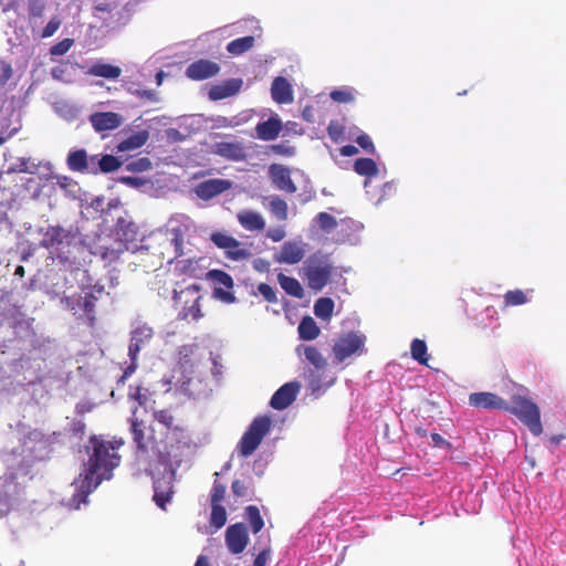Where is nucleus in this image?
<instances>
[{"mask_svg": "<svg viewBox=\"0 0 566 566\" xmlns=\"http://www.w3.org/2000/svg\"><path fill=\"white\" fill-rule=\"evenodd\" d=\"M123 446V441L106 440L103 436H91L85 452L86 461L83 463V470L80 479L75 482L78 494L86 497L103 481L113 478V471L120 463V455L117 450Z\"/></svg>", "mask_w": 566, "mask_h": 566, "instance_id": "f257e3e1", "label": "nucleus"}, {"mask_svg": "<svg viewBox=\"0 0 566 566\" xmlns=\"http://www.w3.org/2000/svg\"><path fill=\"white\" fill-rule=\"evenodd\" d=\"M334 271L335 266L327 255L314 253L304 263L303 277L308 289L322 291L331 282Z\"/></svg>", "mask_w": 566, "mask_h": 566, "instance_id": "f03ea898", "label": "nucleus"}, {"mask_svg": "<svg viewBox=\"0 0 566 566\" xmlns=\"http://www.w3.org/2000/svg\"><path fill=\"white\" fill-rule=\"evenodd\" d=\"M516 416L534 436H541L543 426L541 421V411L538 406L527 397L514 396L507 409H504Z\"/></svg>", "mask_w": 566, "mask_h": 566, "instance_id": "7ed1b4c3", "label": "nucleus"}, {"mask_svg": "<svg viewBox=\"0 0 566 566\" xmlns=\"http://www.w3.org/2000/svg\"><path fill=\"white\" fill-rule=\"evenodd\" d=\"M270 427L271 420L269 417L263 416L255 418L248 430L243 433L238 444L240 455L244 458L251 455L269 432Z\"/></svg>", "mask_w": 566, "mask_h": 566, "instance_id": "20e7f679", "label": "nucleus"}, {"mask_svg": "<svg viewBox=\"0 0 566 566\" xmlns=\"http://www.w3.org/2000/svg\"><path fill=\"white\" fill-rule=\"evenodd\" d=\"M130 431L133 434V440L136 443L138 454H142L143 457H161V452L159 449L161 440L156 438L153 426H149L147 428V431H145V429L143 428V422L138 421V419H133Z\"/></svg>", "mask_w": 566, "mask_h": 566, "instance_id": "39448f33", "label": "nucleus"}, {"mask_svg": "<svg viewBox=\"0 0 566 566\" xmlns=\"http://www.w3.org/2000/svg\"><path fill=\"white\" fill-rule=\"evenodd\" d=\"M365 342V336L354 332H349L338 337L332 347L334 364H340L352 355L364 354L366 350Z\"/></svg>", "mask_w": 566, "mask_h": 566, "instance_id": "423d86ee", "label": "nucleus"}, {"mask_svg": "<svg viewBox=\"0 0 566 566\" xmlns=\"http://www.w3.org/2000/svg\"><path fill=\"white\" fill-rule=\"evenodd\" d=\"M175 300L177 304L181 305L179 317L187 319L191 317L198 321L202 317L200 310L201 295L199 294V287L195 284L187 286L179 293H175Z\"/></svg>", "mask_w": 566, "mask_h": 566, "instance_id": "0eeeda50", "label": "nucleus"}, {"mask_svg": "<svg viewBox=\"0 0 566 566\" xmlns=\"http://www.w3.org/2000/svg\"><path fill=\"white\" fill-rule=\"evenodd\" d=\"M296 352L301 355L303 353L305 359L312 364L316 371L311 370L307 380L308 387L313 392L319 391L323 388V384L321 381V375L317 371L323 370L327 366L326 358L322 355V353L313 345H300L296 348Z\"/></svg>", "mask_w": 566, "mask_h": 566, "instance_id": "6e6552de", "label": "nucleus"}, {"mask_svg": "<svg viewBox=\"0 0 566 566\" xmlns=\"http://www.w3.org/2000/svg\"><path fill=\"white\" fill-rule=\"evenodd\" d=\"M74 240L75 234L72 231L61 226H49L43 233L40 245L60 253L64 252V249L70 247Z\"/></svg>", "mask_w": 566, "mask_h": 566, "instance_id": "1a4fd4ad", "label": "nucleus"}, {"mask_svg": "<svg viewBox=\"0 0 566 566\" xmlns=\"http://www.w3.org/2000/svg\"><path fill=\"white\" fill-rule=\"evenodd\" d=\"M207 279L218 285L214 286L212 292L214 298L227 304H232L237 301L234 294L231 292L234 283L229 273L222 270H210L207 273Z\"/></svg>", "mask_w": 566, "mask_h": 566, "instance_id": "9d476101", "label": "nucleus"}, {"mask_svg": "<svg viewBox=\"0 0 566 566\" xmlns=\"http://www.w3.org/2000/svg\"><path fill=\"white\" fill-rule=\"evenodd\" d=\"M224 542L231 554H241L250 542L247 525L238 522L228 526L224 533Z\"/></svg>", "mask_w": 566, "mask_h": 566, "instance_id": "9b49d317", "label": "nucleus"}, {"mask_svg": "<svg viewBox=\"0 0 566 566\" xmlns=\"http://www.w3.org/2000/svg\"><path fill=\"white\" fill-rule=\"evenodd\" d=\"M174 479L175 472L171 470L167 473H164L161 476L154 479L153 501L159 509L164 511L166 510V505L172 500L175 493Z\"/></svg>", "mask_w": 566, "mask_h": 566, "instance_id": "f8f14e48", "label": "nucleus"}, {"mask_svg": "<svg viewBox=\"0 0 566 566\" xmlns=\"http://www.w3.org/2000/svg\"><path fill=\"white\" fill-rule=\"evenodd\" d=\"M300 389L301 385L297 381L284 384L273 394L270 406L275 410L286 409L295 401Z\"/></svg>", "mask_w": 566, "mask_h": 566, "instance_id": "ddd939ff", "label": "nucleus"}, {"mask_svg": "<svg viewBox=\"0 0 566 566\" xmlns=\"http://www.w3.org/2000/svg\"><path fill=\"white\" fill-rule=\"evenodd\" d=\"M232 188V181L228 179H208L195 187V193L202 200H210Z\"/></svg>", "mask_w": 566, "mask_h": 566, "instance_id": "4468645a", "label": "nucleus"}, {"mask_svg": "<svg viewBox=\"0 0 566 566\" xmlns=\"http://www.w3.org/2000/svg\"><path fill=\"white\" fill-rule=\"evenodd\" d=\"M220 72V66L210 60L200 59L192 62L186 69L187 77L193 81H203L216 76Z\"/></svg>", "mask_w": 566, "mask_h": 566, "instance_id": "2eb2a0df", "label": "nucleus"}, {"mask_svg": "<svg viewBox=\"0 0 566 566\" xmlns=\"http://www.w3.org/2000/svg\"><path fill=\"white\" fill-rule=\"evenodd\" d=\"M469 403L475 408L482 409H507V402L493 392L481 391L469 396Z\"/></svg>", "mask_w": 566, "mask_h": 566, "instance_id": "dca6fc26", "label": "nucleus"}, {"mask_svg": "<svg viewBox=\"0 0 566 566\" xmlns=\"http://www.w3.org/2000/svg\"><path fill=\"white\" fill-rule=\"evenodd\" d=\"M154 335L153 328L147 324H138L132 331L130 344L128 347V355L133 361L136 360L140 348L151 339Z\"/></svg>", "mask_w": 566, "mask_h": 566, "instance_id": "f3484780", "label": "nucleus"}, {"mask_svg": "<svg viewBox=\"0 0 566 566\" xmlns=\"http://www.w3.org/2000/svg\"><path fill=\"white\" fill-rule=\"evenodd\" d=\"M103 285H94L92 290L83 295L81 318H85L87 325L93 326L96 321L95 306L99 296L104 293Z\"/></svg>", "mask_w": 566, "mask_h": 566, "instance_id": "a211bd4d", "label": "nucleus"}, {"mask_svg": "<svg viewBox=\"0 0 566 566\" xmlns=\"http://www.w3.org/2000/svg\"><path fill=\"white\" fill-rule=\"evenodd\" d=\"M122 120V116L114 112H96L90 116L91 125L98 133L116 129Z\"/></svg>", "mask_w": 566, "mask_h": 566, "instance_id": "6ab92c4d", "label": "nucleus"}, {"mask_svg": "<svg viewBox=\"0 0 566 566\" xmlns=\"http://www.w3.org/2000/svg\"><path fill=\"white\" fill-rule=\"evenodd\" d=\"M270 176L275 186L285 192L294 193L297 190L296 185L291 178V171L283 165L273 164L270 166Z\"/></svg>", "mask_w": 566, "mask_h": 566, "instance_id": "aec40b11", "label": "nucleus"}, {"mask_svg": "<svg viewBox=\"0 0 566 566\" xmlns=\"http://www.w3.org/2000/svg\"><path fill=\"white\" fill-rule=\"evenodd\" d=\"M305 250L301 243L287 241L281 247L280 253L274 255V260L279 263L296 264L303 260Z\"/></svg>", "mask_w": 566, "mask_h": 566, "instance_id": "412c9836", "label": "nucleus"}, {"mask_svg": "<svg viewBox=\"0 0 566 566\" xmlns=\"http://www.w3.org/2000/svg\"><path fill=\"white\" fill-rule=\"evenodd\" d=\"M96 156L88 158L85 149L70 151L66 164L70 170L77 172H97V169H90V161H95Z\"/></svg>", "mask_w": 566, "mask_h": 566, "instance_id": "4be33fe9", "label": "nucleus"}, {"mask_svg": "<svg viewBox=\"0 0 566 566\" xmlns=\"http://www.w3.org/2000/svg\"><path fill=\"white\" fill-rule=\"evenodd\" d=\"M213 153L232 161H241L247 158L245 148L241 143H217Z\"/></svg>", "mask_w": 566, "mask_h": 566, "instance_id": "5701e85b", "label": "nucleus"}, {"mask_svg": "<svg viewBox=\"0 0 566 566\" xmlns=\"http://www.w3.org/2000/svg\"><path fill=\"white\" fill-rule=\"evenodd\" d=\"M242 86L241 78H229L220 84L213 85L209 91L212 101H220L235 95Z\"/></svg>", "mask_w": 566, "mask_h": 566, "instance_id": "b1692460", "label": "nucleus"}, {"mask_svg": "<svg viewBox=\"0 0 566 566\" xmlns=\"http://www.w3.org/2000/svg\"><path fill=\"white\" fill-rule=\"evenodd\" d=\"M271 95L277 104H289L293 102V90L285 77L277 76L271 85Z\"/></svg>", "mask_w": 566, "mask_h": 566, "instance_id": "393cba45", "label": "nucleus"}, {"mask_svg": "<svg viewBox=\"0 0 566 566\" xmlns=\"http://www.w3.org/2000/svg\"><path fill=\"white\" fill-rule=\"evenodd\" d=\"M282 130V122L276 116H271L268 120L261 122L255 126L256 137L269 142L274 140Z\"/></svg>", "mask_w": 566, "mask_h": 566, "instance_id": "a878e982", "label": "nucleus"}, {"mask_svg": "<svg viewBox=\"0 0 566 566\" xmlns=\"http://www.w3.org/2000/svg\"><path fill=\"white\" fill-rule=\"evenodd\" d=\"M238 221L248 231H262L265 228L263 217L253 210H241L238 213Z\"/></svg>", "mask_w": 566, "mask_h": 566, "instance_id": "bb28decb", "label": "nucleus"}, {"mask_svg": "<svg viewBox=\"0 0 566 566\" xmlns=\"http://www.w3.org/2000/svg\"><path fill=\"white\" fill-rule=\"evenodd\" d=\"M87 74L107 80H117L122 75V69L108 63L96 62L90 66Z\"/></svg>", "mask_w": 566, "mask_h": 566, "instance_id": "cd10ccee", "label": "nucleus"}, {"mask_svg": "<svg viewBox=\"0 0 566 566\" xmlns=\"http://www.w3.org/2000/svg\"><path fill=\"white\" fill-rule=\"evenodd\" d=\"M148 137L149 135L147 130L136 132L128 136L126 139L122 140L118 144L117 149L119 151L138 149L147 143Z\"/></svg>", "mask_w": 566, "mask_h": 566, "instance_id": "c85d7f7f", "label": "nucleus"}, {"mask_svg": "<svg viewBox=\"0 0 566 566\" xmlns=\"http://www.w3.org/2000/svg\"><path fill=\"white\" fill-rule=\"evenodd\" d=\"M298 336L303 340H313L318 337L321 329L311 316H305L297 327Z\"/></svg>", "mask_w": 566, "mask_h": 566, "instance_id": "c756f323", "label": "nucleus"}, {"mask_svg": "<svg viewBox=\"0 0 566 566\" xmlns=\"http://www.w3.org/2000/svg\"><path fill=\"white\" fill-rule=\"evenodd\" d=\"M277 282L281 287L291 296L301 298L304 295V291L300 282L292 277L287 276L283 273L277 274Z\"/></svg>", "mask_w": 566, "mask_h": 566, "instance_id": "7c9ffc66", "label": "nucleus"}, {"mask_svg": "<svg viewBox=\"0 0 566 566\" xmlns=\"http://www.w3.org/2000/svg\"><path fill=\"white\" fill-rule=\"evenodd\" d=\"M254 42L255 40L252 35L238 38L227 44V51L232 55H241L251 50Z\"/></svg>", "mask_w": 566, "mask_h": 566, "instance_id": "2f4dec72", "label": "nucleus"}, {"mask_svg": "<svg viewBox=\"0 0 566 566\" xmlns=\"http://www.w3.org/2000/svg\"><path fill=\"white\" fill-rule=\"evenodd\" d=\"M244 518L250 524L253 534H258L264 527L263 517L255 505H249L244 509Z\"/></svg>", "mask_w": 566, "mask_h": 566, "instance_id": "473e14b6", "label": "nucleus"}, {"mask_svg": "<svg viewBox=\"0 0 566 566\" xmlns=\"http://www.w3.org/2000/svg\"><path fill=\"white\" fill-rule=\"evenodd\" d=\"M334 306L335 304L332 298L319 297L314 303V314L323 321H329L333 316Z\"/></svg>", "mask_w": 566, "mask_h": 566, "instance_id": "72a5a7b5", "label": "nucleus"}, {"mask_svg": "<svg viewBox=\"0 0 566 566\" xmlns=\"http://www.w3.org/2000/svg\"><path fill=\"white\" fill-rule=\"evenodd\" d=\"M354 170L359 176L374 177L378 174V166L371 158H358L354 163Z\"/></svg>", "mask_w": 566, "mask_h": 566, "instance_id": "f704fd0d", "label": "nucleus"}, {"mask_svg": "<svg viewBox=\"0 0 566 566\" xmlns=\"http://www.w3.org/2000/svg\"><path fill=\"white\" fill-rule=\"evenodd\" d=\"M411 357L419 364L428 366L429 356L427 354V344L424 340L415 338L410 346Z\"/></svg>", "mask_w": 566, "mask_h": 566, "instance_id": "c9c22d12", "label": "nucleus"}, {"mask_svg": "<svg viewBox=\"0 0 566 566\" xmlns=\"http://www.w3.org/2000/svg\"><path fill=\"white\" fill-rule=\"evenodd\" d=\"M271 213L280 221H285L289 217V208L285 200L280 197L271 199L269 205Z\"/></svg>", "mask_w": 566, "mask_h": 566, "instance_id": "e433bc0d", "label": "nucleus"}, {"mask_svg": "<svg viewBox=\"0 0 566 566\" xmlns=\"http://www.w3.org/2000/svg\"><path fill=\"white\" fill-rule=\"evenodd\" d=\"M528 298L524 291L522 290H512L507 291L504 294V305L505 306H517L527 303Z\"/></svg>", "mask_w": 566, "mask_h": 566, "instance_id": "4c0bfd02", "label": "nucleus"}, {"mask_svg": "<svg viewBox=\"0 0 566 566\" xmlns=\"http://www.w3.org/2000/svg\"><path fill=\"white\" fill-rule=\"evenodd\" d=\"M122 166V161L113 155H103L98 159V167L102 172L108 174L117 170Z\"/></svg>", "mask_w": 566, "mask_h": 566, "instance_id": "58836bf2", "label": "nucleus"}, {"mask_svg": "<svg viewBox=\"0 0 566 566\" xmlns=\"http://www.w3.org/2000/svg\"><path fill=\"white\" fill-rule=\"evenodd\" d=\"M168 434H170V438L176 441L178 444L188 446L189 443V436L188 430L184 423H176L172 429L167 431Z\"/></svg>", "mask_w": 566, "mask_h": 566, "instance_id": "ea45409f", "label": "nucleus"}, {"mask_svg": "<svg viewBox=\"0 0 566 566\" xmlns=\"http://www.w3.org/2000/svg\"><path fill=\"white\" fill-rule=\"evenodd\" d=\"M227 522V511L222 505H211L210 523L216 528H221Z\"/></svg>", "mask_w": 566, "mask_h": 566, "instance_id": "a19ab883", "label": "nucleus"}, {"mask_svg": "<svg viewBox=\"0 0 566 566\" xmlns=\"http://www.w3.org/2000/svg\"><path fill=\"white\" fill-rule=\"evenodd\" d=\"M211 241L217 245L219 249H222L226 251V249H230L231 247H237L235 244V238L222 233V232H214L211 234Z\"/></svg>", "mask_w": 566, "mask_h": 566, "instance_id": "79ce46f5", "label": "nucleus"}, {"mask_svg": "<svg viewBox=\"0 0 566 566\" xmlns=\"http://www.w3.org/2000/svg\"><path fill=\"white\" fill-rule=\"evenodd\" d=\"M315 220L319 229L323 230L324 232H331L337 227V220L335 219V217L327 212H319L315 217Z\"/></svg>", "mask_w": 566, "mask_h": 566, "instance_id": "37998d69", "label": "nucleus"}, {"mask_svg": "<svg viewBox=\"0 0 566 566\" xmlns=\"http://www.w3.org/2000/svg\"><path fill=\"white\" fill-rule=\"evenodd\" d=\"M153 164L148 157H140L126 164V170L130 172H144L151 169Z\"/></svg>", "mask_w": 566, "mask_h": 566, "instance_id": "c03bdc74", "label": "nucleus"}, {"mask_svg": "<svg viewBox=\"0 0 566 566\" xmlns=\"http://www.w3.org/2000/svg\"><path fill=\"white\" fill-rule=\"evenodd\" d=\"M231 491L235 497L252 499L253 490L241 480H233Z\"/></svg>", "mask_w": 566, "mask_h": 566, "instance_id": "a18cd8bd", "label": "nucleus"}, {"mask_svg": "<svg viewBox=\"0 0 566 566\" xmlns=\"http://www.w3.org/2000/svg\"><path fill=\"white\" fill-rule=\"evenodd\" d=\"M154 419L160 424H163L167 429V431L172 429V427L176 424L175 417L168 409L154 411Z\"/></svg>", "mask_w": 566, "mask_h": 566, "instance_id": "49530a36", "label": "nucleus"}, {"mask_svg": "<svg viewBox=\"0 0 566 566\" xmlns=\"http://www.w3.org/2000/svg\"><path fill=\"white\" fill-rule=\"evenodd\" d=\"M235 245L230 249H226V254L229 259L233 261H242L250 256V252L248 249L243 248L242 243L235 239Z\"/></svg>", "mask_w": 566, "mask_h": 566, "instance_id": "de8ad7c7", "label": "nucleus"}, {"mask_svg": "<svg viewBox=\"0 0 566 566\" xmlns=\"http://www.w3.org/2000/svg\"><path fill=\"white\" fill-rule=\"evenodd\" d=\"M327 134L333 142L339 143L345 138V127L333 120L327 126Z\"/></svg>", "mask_w": 566, "mask_h": 566, "instance_id": "09e8293b", "label": "nucleus"}, {"mask_svg": "<svg viewBox=\"0 0 566 566\" xmlns=\"http://www.w3.org/2000/svg\"><path fill=\"white\" fill-rule=\"evenodd\" d=\"M62 303L65 304L67 310L73 311L74 314H77L78 311H82L83 295L74 294L71 296H65L62 298Z\"/></svg>", "mask_w": 566, "mask_h": 566, "instance_id": "8fccbe9b", "label": "nucleus"}, {"mask_svg": "<svg viewBox=\"0 0 566 566\" xmlns=\"http://www.w3.org/2000/svg\"><path fill=\"white\" fill-rule=\"evenodd\" d=\"M331 98L338 103H350L354 102L355 95L350 90H334L331 93Z\"/></svg>", "mask_w": 566, "mask_h": 566, "instance_id": "3c124183", "label": "nucleus"}, {"mask_svg": "<svg viewBox=\"0 0 566 566\" xmlns=\"http://www.w3.org/2000/svg\"><path fill=\"white\" fill-rule=\"evenodd\" d=\"M226 495V486L221 483L214 482L211 491V505H221Z\"/></svg>", "mask_w": 566, "mask_h": 566, "instance_id": "603ef678", "label": "nucleus"}, {"mask_svg": "<svg viewBox=\"0 0 566 566\" xmlns=\"http://www.w3.org/2000/svg\"><path fill=\"white\" fill-rule=\"evenodd\" d=\"M73 45L72 39H64L56 44L52 45L50 49V53L52 55H63L65 54Z\"/></svg>", "mask_w": 566, "mask_h": 566, "instance_id": "864d4df0", "label": "nucleus"}, {"mask_svg": "<svg viewBox=\"0 0 566 566\" xmlns=\"http://www.w3.org/2000/svg\"><path fill=\"white\" fill-rule=\"evenodd\" d=\"M259 293L264 297V300L269 303H276V293L273 287L266 283H260L258 285Z\"/></svg>", "mask_w": 566, "mask_h": 566, "instance_id": "5fc2aeb1", "label": "nucleus"}, {"mask_svg": "<svg viewBox=\"0 0 566 566\" xmlns=\"http://www.w3.org/2000/svg\"><path fill=\"white\" fill-rule=\"evenodd\" d=\"M171 244L175 248L177 256L184 255V234L179 229L172 230Z\"/></svg>", "mask_w": 566, "mask_h": 566, "instance_id": "6e6d98bb", "label": "nucleus"}, {"mask_svg": "<svg viewBox=\"0 0 566 566\" xmlns=\"http://www.w3.org/2000/svg\"><path fill=\"white\" fill-rule=\"evenodd\" d=\"M356 143L365 150L367 151L368 154H375L376 149H375V146H374V143L371 140V138L363 133L360 134L357 138H356Z\"/></svg>", "mask_w": 566, "mask_h": 566, "instance_id": "4d7b16f0", "label": "nucleus"}, {"mask_svg": "<svg viewBox=\"0 0 566 566\" xmlns=\"http://www.w3.org/2000/svg\"><path fill=\"white\" fill-rule=\"evenodd\" d=\"M60 24H61V21L57 19L50 20L49 23L45 25V28L42 31V38L52 36L60 28Z\"/></svg>", "mask_w": 566, "mask_h": 566, "instance_id": "13d9d810", "label": "nucleus"}, {"mask_svg": "<svg viewBox=\"0 0 566 566\" xmlns=\"http://www.w3.org/2000/svg\"><path fill=\"white\" fill-rule=\"evenodd\" d=\"M12 76V67L8 63L0 64V86H3Z\"/></svg>", "mask_w": 566, "mask_h": 566, "instance_id": "bf43d9fd", "label": "nucleus"}, {"mask_svg": "<svg viewBox=\"0 0 566 566\" xmlns=\"http://www.w3.org/2000/svg\"><path fill=\"white\" fill-rule=\"evenodd\" d=\"M266 237L273 242H280L285 237V231L282 227H274L268 230Z\"/></svg>", "mask_w": 566, "mask_h": 566, "instance_id": "052dcab7", "label": "nucleus"}, {"mask_svg": "<svg viewBox=\"0 0 566 566\" xmlns=\"http://www.w3.org/2000/svg\"><path fill=\"white\" fill-rule=\"evenodd\" d=\"M271 549L264 548L262 549L254 558L253 566H266V563L270 558Z\"/></svg>", "mask_w": 566, "mask_h": 566, "instance_id": "680f3d73", "label": "nucleus"}, {"mask_svg": "<svg viewBox=\"0 0 566 566\" xmlns=\"http://www.w3.org/2000/svg\"><path fill=\"white\" fill-rule=\"evenodd\" d=\"M271 149L277 154V155H282V156H293L295 150L293 147L291 146H286V145H282V144H279V145H272L271 146Z\"/></svg>", "mask_w": 566, "mask_h": 566, "instance_id": "e2e57ef3", "label": "nucleus"}, {"mask_svg": "<svg viewBox=\"0 0 566 566\" xmlns=\"http://www.w3.org/2000/svg\"><path fill=\"white\" fill-rule=\"evenodd\" d=\"M431 440H432V443H433V447H437V448H447V449H451L452 448V444L447 441L441 434L439 433H431Z\"/></svg>", "mask_w": 566, "mask_h": 566, "instance_id": "0e129e2a", "label": "nucleus"}, {"mask_svg": "<svg viewBox=\"0 0 566 566\" xmlns=\"http://www.w3.org/2000/svg\"><path fill=\"white\" fill-rule=\"evenodd\" d=\"M342 156L352 157L358 153V148L354 145H345L339 149Z\"/></svg>", "mask_w": 566, "mask_h": 566, "instance_id": "69168bd1", "label": "nucleus"}, {"mask_svg": "<svg viewBox=\"0 0 566 566\" xmlns=\"http://www.w3.org/2000/svg\"><path fill=\"white\" fill-rule=\"evenodd\" d=\"M56 185L61 188H67L72 184V178L67 176H55Z\"/></svg>", "mask_w": 566, "mask_h": 566, "instance_id": "338daca9", "label": "nucleus"}, {"mask_svg": "<svg viewBox=\"0 0 566 566\" xmlns=\"http://www.w3.org/2000/svg\"><path fill=\"white\" fill-rule=\"evenodd\" d=\"M43 13L42 4H33L30 7V15L32 17H41Z\"/></svg>", "mask_w": 566, "mask_h": 566, "instance_id": "774afa93", "label": "nucleus"}]
</instances>
